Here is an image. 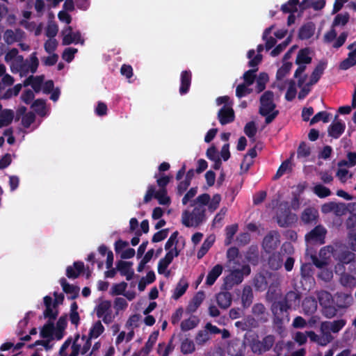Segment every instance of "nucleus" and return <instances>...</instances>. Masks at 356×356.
<instances>
[{"instance_id":"nucleus-1","label":"nucleus","mask_w":356,"mask_h":356,"mask_svg":"<svg viewBox=\"0 0 356 356\" xmlns=\"http://www.w3.org/2000/svg\"><path fill=\"white\" fill-rule=\"evenodd\" d=\"M271 312L273 315V323L278 327H282L285 322L289 321V310L291 307L282 300L274 301L271 305Z\"/></svg>"},{"instance_id":"nucleus-2","label":"nucleus","mask_w":356,"mask_h":356,"mask_svg":"<svg viewBox=\"0 0 356 356\" xmlns=\"http://www.w3.org/2000/svg\"><path fill=\"white\" fill-rule=\"evenodd\" d=\"M298 220L295 213H291L287 202L280 204L276 214V221L280 227H288L294 224Z\"/></svg>"},{"instance_id":"nucleus-3","label":"nucleus","mask_w":356,"mask_h":356,"mask_svg":"<svg viewBox=\"0 0 356 356\" xmlns=\"http://www.w3.org/2000/svg\"><path fill=\"white\" fill-rule=\"evenodd\" d=\"M251 273V268L249 265L242 266L241 268L233 270L229 275L225 278L223 286L227 291L230 290L235 285L241 284L244 276H248Z\"/></svg>"},{"instance_id":"nucleus-4","label":"nucleus","mask_w":356,"mask_h":356,"mask_svg":"<svg viewBox=\"0 0 356 356\" xmlns=\"http://www.w3.org/2000/svg\"><path fill=\"white\" fill-rule=\"evenodd\" d=\"M346 324L345 319H338L333 321H323L321 323L320 331L325 334V339L327 342L331 343L334 337L331 332L338 333Z\"/></svg>"},{"instance_id":"nucleus-5","label":"nucleus","mask_w":356,"mask_h":356,"mask_svg":"<svg viewBox=\"0 0 356 356\" xmlns=\"http://www.w3.org/2000/svg\"><path fill=\"white\" fill-rule=\"evenodd\" d=\"M313 264L310 263L302 264L300 268V284L303 290L309 291L314 283Z\"/></svg>"},{"instance_id":"nucleus-6","label":"nucleus","mask_w":356,"mask_h":356,"mask_svg":"<svg viewBox=\"0 0 356 356\" xmlns=\"http://www.w3.org/2000/svg\"><path fill=\"white\" fill-rule=\"evenodd\" d=\"M274 93L271 90L265 91L260 97V107L259 113L261 115H266L275 110L276 104L274 103Z\"/></svg>"},{"instance_id":"nucleus-7","label":"nucleus","mask_w":356,"mask_h":356,"mask_svg":"<svg viewBox=\"0 0 356 356\" xmlns=\"http://www.w3.org/2000/svg\"><path fill=\"white\" fill-rule=\"evenodd\" d=\"M326 234V229L319 225L305 235V241L307 243L322 245L325 243Z\"/></svg>"},{"instance_id":"nucleus-8","label":"nucleus","mask_w":356,"mask_h":356,"mask_svg":"<svg viewBox=\"0 0 356 356\" xmlns=\"http://www.w3.org/2000/svg\"><path fill=\"white\" fill-rule=\"evenodd\" d=\"M346 270L340 266L334 268L335 273L339 275V283L345 288L353 289L356 287V277Z\"/></svg>"},{"instance_id":"nucleus-9","label":"nucleus","mask_w":356,"mask_h":356,"mask_svg":"<svg viewBox=\"0 0 356 356\" xmlns=\"http://www.w3.org/2000/svg\"><path fill=\"white\" fill-rule=\"evenodd\" d=\"M275 337L273 335H267L261 341H254L251 345V349L253 353L261 355L269 350L273 346Z\"/></svg>"},{"instance_id":"nucleus-10","label":"nucleus","mask_w":356,"mask_h":356,"mask_svg":"<svg viewBox=\"0 0 356 356\" xmlns=\"http://www.w3.org/2000/svg\"><path fill=\"white\" fill-rule=\"evenodd\" d=\"M280 234L276 230L270 231L264 238L262 247L266 252L270 253L280 244Z\"/></svg>"},{"instance_id":"nucleus-11","label":"nucleus","mask_w":356,"mask_h":356,"mask_svg":"<svg viewBox=\"0 0 356 356\" xmlns=\"http://www.w3.org/2000/svg\"><path fill=\"white\" fill-rule=\"evenodd\" d=\"M353 302V298L351 293H343L337 291L333 296L332 303L338 309H347Z\"/></svg>"},{"instance_id":"nucleus-12","label":"nucleus","mask_w":356,"mask_h":356,"mask_svg":"<svg viewBox=\"0 0 356 356\" xmlns=\"http://www.w3.org/2000/svg\"><path fill=\"white\" fill-rule=\"evenodd\" d=\"M62 34L63 35L62 40L63 45H69L72 43H83V40L81 39V32L79 31L73 32L72 27L70 26H67L63 30Z\"/></svg>"},{"instance_id":"nucleus-13","label":"nucleus","mask_w":356,"mask_h":356,"mask_svg":"<svg viewBox=\"0 0 356 356\" xmlns=\"http://www.w3.org/2000/svg\"><path fill=\"white\" fill-rule=\"evenodd\" d=\"M218 119L222 125H225L234 122L235 119L234 109L231 106L224 105L218 111Z\"/></svg>"},{"instance_id":"nucleus-14","label":"nucleus","mask_w":356,"mask_h":356,"mask_svg":"<svg viewBox=\"0 0 356 356\" xmlns=\"http://www.w3.org/2000/svg\"><path fill=\"white\" fill-rule=\"evenodd\" d=\"M192 81V73L190 70H183L180 74V86L179 92L184 95L188 92Z\"/></svg>"},{"instance_id":"nucleus-15","label":"nucleus","mask_w":356,"mask_h":356,"mask_svg":"<svg viewBox=\"0 0 356 356\" xmlns=\"http://www.w3.org/2000/svg\"><path fill=\"white\" fill-rule=\"evenodd\" d=\"M132 262L119 261L116 264V269L120 272L122 276H125L127 281L131 280L134 275V271L131 268Z\"/></svg>"},{"instance_id":"nucleus-16","label":"nucleus","mask_w":356,"mask_h":356,"mask_svg":"<svg viewBox=\"0 0 356 356\" xmlns=\"http://www.w3.org/2000/svg\"><path fill=\"white\" fill-rule=\"evenodd\" d=\"M59 282L62 286L63 291L67 295H70L67 297L68 299L74 300L79 296L80 291L79 286L69 284L65 277L60 278Z\"/></svg>"},{"instance_id":"nucleus-17","label":"nucleus","mask_w":356,"mask_h":356,"mask_svg":"<svg viewBox=\"0 0 356 356\" xmlns=\"http://www.w3.org/2000/svg\"><path fill=\"white\" fill-rule=\"evenodd\" d=\"M355 254L348 251H342L338 255V262L334 266V268H337L338 266L340 267H343V268H346V265L350 266V264L355 261Z\"/></svg>"},{"instance_id":"nucleus-18","label":"nucleus","mask_w":356,"mask_h":356,"mask_svg":"<svg viewBox=\"0 0 356 356\" xmlns=\"http://www.w3.org/2000/svg\"><path fill=\"white\" fill-rule=\"evenodd\" d=\"M345 129V123L341 121L334 122L328 127V136L333 138H339L344 132Z\"/></svg>"},{"instance_id":"nucleus-19","label":"nucleus","mask_w":356,"mask_h":356,"mask_svg":"<svg viewBox=\"0 0 356 356\" xmlns=\"http://www.w3.org/2000/svg\"><path fill=\"white\" fill-rule=\"evenodd\" d=\"M84 270V264L83 261H74L73 266H69L66 268V276L69 279H76L79 277Z\"/></svg>"},{"instance_id":"nucleus-20","label":"nucleus","mask_w":356,"mask_h":356,"mask_svg":"<svg viewBox=\"0 0 356 356\" xmlns=\"http://www.w3.org/2000/svg\"><path fill=\"white\" fill-rule=\"evenodd\" d=\"M253 315L259 321L266 323L268 319V313L262 303H257L252 308Z\"/></svg>"},{"instance_id":"nucleus-21","label":"nucleus","mask_w":356,"mask_h":356,"mask_svg":"<svg viewBox=\"0 0 356 356\" xmlns=\"http://www.w3.org/2000/svg\"><path fill=\"white\" fill-rule=\"evenodd\" d=\"M192 221L195 224V227L199 226L206 218V209L201 206H195L192 212Z\"/></svg>"},{"instance_id":"nucleus-22","label":"nucleus","mask_w":356,"mask_h":356,"mask_svg":"<svg viewBox=\"0 0 356 356\" xmlns=\"http://www.w3.org/2000/svg\"><path fill=\"white\" fill-rule=\"evenodd\" d=\"M302 310L305 314H313L317 309V301L314 297H306L302 303Z\"/></svg>"},{"instance_id":"nucleus-23","label":"nucleus","mask_w":356,"mask_h":356,"mask_svg":"<svg viewBox=\"0 0 356 356\" xmlns=\"http://www.w3.org/2000/svg\"><path fill=\"white\" fill-rule=\"evenodd\" d=\"M315 31V25L313 22L303 24L299 29L298 37L300 40H307L313 36Z\"/></svg>"},{"instance_id":"nucleus-24","label":"nucleus","mask_w":356,"mask_h":356,"mask_svg":"<svg viewBox=\"0 0 356 356\" xmlns=\"http://www.w3.org/2000/svg\"><path fill=\"white\" fill-rule=\"evenodd\" d=\"M232 294L229 291H221L216 295V301L222 309L228 308L232 304Z\"/></svg>"},{"instance_id":"nucleus-25","label":"nucleus","mask_w":356,"mask_h":356,"mask_svg":"<svg viewBox=\"0 0 356 356\" xmlns=\"http://www.w3.org/2000/svg\"><path fill=\"white\" fill-rule=\"evenodd\" d=\"M318 216V211L314 208H306L301 214V220L305 224L314 222Z\"/></svg>"},{"instance_id":"nucleus-26","label":"nucleus","mask_w":356,"mask_h":356,"mask_svg":"<svg viewBox=\"0 0 356 356\" xmlns=\"http://www.w3.org/2000/svg\"><path fill=\"white\" fill-rule=\"evenodd\" d=\"M222 266L221 264L216 265L209 273L206 279V284L208 286H212L218 277L222 273Z\"/></svg>"},{"instance_id":"nucleus-27","label":"nucleus","mask_w":356,"mask_h":356,"mask_svg":"<svg viewBox=\"0 0 356 356\" xmlns=\"http://www.w3.org/2000/svg\"><path fill=\"white\" fill-rule=\"evenodd\" d=\"M283 259L280 252H273L268 257V264L270 269L278 270L282 266Z\"/></svg>"},{"instance_id":"nucleus-28","label":"nucleus","mask_w":356,"mask_h":356,"mask_svg":"<svg viewBox=\"0 0 356 356\" xmlns=\"http://www.w3.org/2000/svg\"><path fill=\"white\" fill-rule=\"evenodd\" d=\"M204 297L205 295L203 291H198L190 301L187 307V310L191 313L195 312L202 303Z\"/></svg>"},{"instance_id":"nucleus-29","label":"nucleus","mask_w":356,"mask_h":356,"mask_svg":"<svg viewBox=\"0 0 356 356\" xmlns=\"http://www.w3.org/2000/svg\"><path fill=\"white\" fill-rule=\"evenodd\" d=\"M55 331V326L53 321H49L40 330V335L42 338L50 341L54 339L53 335Z\"/></svg>"},{"instance_id":"nucleus-30","label":"nucleus","mask_w":356,"mask_h":356,"mask_svg":"<svg viewBox=\"0 0 356 356\" xmlns=\"http://www.w3.org/2000/svg\"><path fill=\"white\" fill-rule=\"evenodd\" d=\"M310 51L309 48L301 49L296 59V64L297 65H306L311 63L312 58L309 56Z\"/></svg>"},{"instance_id":"nucleus-31","label":"nucleus","mask_w":356,"mask_h":356,"mask_svg":"<svg viewBox=\"0 0 356 356\" xmlns=\"http://www.w3.org/2000/svg\"><path fill=\"white\" fill-rule=\"evenodd\" d=\"M301 295L299 292L290 291L286 293L285 297L282 300L286 302L291 308L292 306H296L300 303Z\"/></svg>"},{"instance_id":"nucleus-32","label":"nucleus","mask_w":356,"mask_h":356,"mask_svg":"<svg viewBox=\"0 0 356 356\" xmlns=\"http://www.w3.org/2000/svg\"><path fill=\"white\" fill-rule=\"evenodd\" d=\"M159 332V330L154 331L149 337L147 341L145 343L144 347L142 348L140 353H143L145 355H149L152 351L153 346L157 341Z\"/></svg>"},{"instance_id":"nucleus-33","label":"nucleus","mask_w":356,"mask_h":356,"mask_svg":"<svg viewBox=\"0 0 356 356\" xmlns=\"http://www.w3.org/2000/svg\"><path fill=\"white\" fill-rule=\"evenodd\" d=\"M300 4L301 3L299 0H289L286 3L282 6L281 10L284 13H294L298 11V6L302 8V6H300Z\"/></svg>"},{"instance_id":"nucleus-34","label":"nucleus","mask_w":356,"mask_h":356,"mask_svg":"<svg viewBox=\"0 0 356 356\" xmlns=\"http://www.w3.org/2000/svg\"><path fill=\"white\" fill-rule=\"evenodd\" d=\"M14 118V113L12 110L6 109L0 113V128L10 125Z\"/></svg>"},{"instance_id":"nucleus-35","label":"nucleus","mask_w":356,"mask_h":356,"mask_svg":"<svg viewBox=\"0 0 356 356\" xmlns=\"http://www.w3.org/2000/svg\"><path fill=\"white\" fill-rule=\"evenodd\" d=\"M188 287V282L185 280L181 279L179 280V282L177 283V284L174 290V292L172 294V298L175 300L179 299L180 297H181L186 293Z\"/></svg>"},{"instance_id":"nucleus-36","label":"nucleus","mask_w":356,"mask_h":356,"mask_svg":"<svg viewBox=\"0 0 356 356\" xmlns=\"http://www.w3.org/2000/svg\"><path fill=\"white\" fill-rule=\"evenodd\" d=\"M111 302L110 300H102L95 307L96 315L98 318H102L104 314L111 312Z\"/></svg>"},{"instance_id":"nucleus-37","label":"nucleus","mask_w":356,"mask_h":356,"mask_svg":"<svg viewBox=\"0 0 356 356\" xmlns=\"http://www.w3.org/2000/svg\"><path fill=\"white\" fill-rule=\"evenodd\" d=\"M245 259L253 265H256L259 261V250L256 245L249 247L245 254Z\"/></svg>"},{"instance_id":"nucleus-38","label":"nucleus","mask_w":356,"mask_h":356,"mask_svg":"<svg viewBox=\"0 0 356 356\" xmlns=\"http://www.w3.org/2000/svg\"><path fill=\"white\" fill-rule=\"evenodd\" d=\"M300 6H302V9H305L309 7L313 8L315 10H320L323 9L325 6V0H303L301 2Z\"/></svg>"},{"instance_id":"nucleus-39","label":"nucleus","mask_w":356,"mask_h":356,"mask_svg":"<svg viewBox=\"0 0 356 356\" xmlns=\"http://www.w3.org/2000/svg\"><path fill=\"white\" fill-rule=\"evenodd\" d=\"M180 349L184 355H188L195 352V346L193 340L186 338L181 341Z\"/></svg>"},{"instance_id":"nucleus-40","label":"nucleus","mask_w":356,"mask_h":356,"mask_svg":"<svg viewBox=\"0 0 356 356\" xmlns=\"http://www.w3.org/2000/svg\"><path fill=\"white\" fill-rule=\"evenodd\" d=\"M326 65H327V62L323 61V60L319 61V63L317 64V65L315 67L314 70H313L310 77L312 78L314 81H316L318 82L319 81V79H321L322 74H323L324 70L326 67Z\"/></svg>"},{"instance_id":"nucleus-41","label":"nucleus","mask_w":356,"mask_h":356,"mask_svg":"<svg viewBox=\"0 0 356 356\" xmlns=\"http://www.w3.org/2000/svg\"><path fill=\"white\" fill-rule=\"evenodd\" d=\"M317 298L319 304L323 307L332 302L333 296L326 291L321 290L317 293Z\"/></svg>"},{"instance_id":"nucleus-42","label":"nucleus","mask_w":356,"mask_h":356,"mask_svg":"<svg viewBox=\"0 0 356 356\" xmlns=\"http://www.w3.org/2000/svg\"><path fill=\"white\" fill-rule=\"evenodd\" d=\"M307 337L309 338V339L317 343L318 345L321 346H325L330 343L327 342L325 339V334H321V335L316 334L314 331H307L306 332Z\"/></svg>"},{"instance_id":"nucleus-43","label":"nucleus","mask_w":356,"mask_h":356,"mask_svg":"<svg viewBox=\"0 0 356 356\" xmlns=\"http://www.w3.org/2000/svg\"><path fill=\"white\" fill-rule=\"evenodd\" d=\"M167 189H159L158 191H156L154 195V198H156L159 203L161 205H168L170 203V198L167 195Z\"/></svg>"},{"instance_id":"nucleus-44","label":"nucleus","mask_w":356,"mask_h":356,"mask_svg":"<svg viewBox=\"0 0 356 356\" xmlns=\"http://www.w3.org/2000/svg\"><path fill=\"white\" fill-rule=\"evenodd\" d=\"M104 331V327L100 321H97L95 322L89 332V337L92 338H97L99 337Z\"/></svg>"},{"instance_id":"nucleus-45","label":"nucleus","mask_w":356,"mask_h":356,"mask_svg":"<svg viewBox=\"0 0 356 356\" xmlns=\"http://www.w3.org/2000/svg\"><path fill=\"white\" fill-rule=\"evenodd\" d=\"M292 65L293 64L291 62L284 63L277 71L276 79L277 80L283 79L290 72Z\"/></svg>"},{"instance_id":"nucleus-46","label":"nucleus","mask_w":356,"mask_h":356,"mask_svg":"<svg viewBox=\"0 0 356 356\" xmlns=\"http://www.w3.org/2000/svg\"><path fill=\"white\" fill-rule=\"evenodd\" d=\"M198 323L199 320L195 316H193V318H189L188 319L183 321L181 323V329L184 332L188 331L195 327L197 325Z\"/></svg>"},{"instance_id":"nucleus-47","label":"nucleus","mask_w":356,"mask_h":356,"mask_svg":"<svg viewBox=\"0 0 356 356\" xmlns=\"http://www.w3.org/2000/svg\"><path fill=\"white\" fill-rule=\"evenodd\" d=\"M313 192L320 198H325L331 195L330 190L321 184L314 186Z\"/></svg>"},{"instance_id":"nucleus-48","label":"nucleus","mask_w":356,"mask_h":356,"mask_svg":"<svg viewBox=\"0 0 356 356\" xmlns=\"http://www.w3.org/2000/svg\"><path fill=\"white\" fill-rule=\"evenodd\" d=\"M214 242V238L208 237L202 243L200 249L198 250L197 256L198 259L202 258L208 252L209 248L212 246Z\"/></svg>"},{"instance_id":"nucleus-49","label":"nucleus","mask_w":356,"mask_h":356,"mask_svg":"<svg viewBox=\"0 0 356 356\" xmlns=\"http://www.w3.org/2000/svg\"><path fill=\"white\" fill-rule=\"evenodd\" d=\"M289 87L285 94V99L291 102L296 97L297 90L296 88V82L293 79H290L288 81Z\"/></svg>"},{"instance_id":"nucleus-50","label":"nucleus","mask_w":356,"mask_h":356,"mask_svg":"<svg viewBox=\"0 0 356 356\" xmlns=\"http://www.w3.org/2000/svg\"><path fill=\"white\" fill-rule=\"evenodd\" d=\"M268 81V76L265 72L259 74V78L257 80L256 90L257 92L259 93L265 90L266 83Z\"/></svg>"},{"instance_id":"nucleus-51","label":"nucleus","mask_w":356,"mask_h":356,"mask_svg":"<svg viewBox=\"0 0 356 356\" xmlns=\"http://www.w3.org/2000/svg\"><path fill=\"white\" fill-rule=\"evenodd\" d=\"M311 154V149L307 144L302 141L300 143L297 149L298 158H306Z\"/></svg>"},{"instance_id":"nucleus-52","label":"nucleus","mask_w":356,"mask_h":356,"mask_svg":"<svg viewBox=\"0 0 356 356\" xmlns=\"http://www.w3.org/2000/svg\"><path fill=\"white\" fill-rule=\"evenodd\" d=\"M338 309L335 305L333 306L329 304L322 307V314L325 317L331 318L337 315Z\"/></svg>"},{"instance_id":"nucleus-53","label":"nucleus","mask_w":356,"mask_h":356,"mask_svg":"<svg viewBox=\"0 0 356 356\" xmlns=\"http://www.w3.org/2000/svg\"><path fill=\"white\" fill-rule=\"evenodd\" d=\"M330 114L326 111H320L317 113L310 120V124L312 125L322 120L324 123L330 121Z\"/></svg>"},{"instance_id":"nucleus-54","label":"nucleus","mask_w":356,"mask_h":356,"mask_svg":"<svg viewBox=\"0 0 356 356\" xmlns=\"http://www.w3.org/2000/svg\"><path fill=\"white\" fill-rule=\"evenodd\" d=\"M249 86H250L245 83H241L237 86L236 89V96L238 98H241L252 93V89L250 88Z\"/></svg>"},{"instance_id":"nucleus-55","label":"nucleus","mask_w":356,"mask_h":356,"mask_svg":"<svg viewBox=\"0 0 356 356\" xmlns=\"http://www.w3.org/2000/svg\"><path fill=\"white\" fill-rule=\"evenodd\" d=\"M195 342L199 346H203L210 339L209 332L206 330H200L195 336Z\"/></svg>"},{"instance_id":"nucleus-56","label":"nucleus","mask_w":356,"mask_h":356,"mask_svg":"<svg viewBox=\"0 0 356 356\" xmlns=\"http://www.w3.org/2000/svg\"><path fill=\"white\" fill-rule=\"evenodd\" d=\"M258 71V68H254L246 71L243 76L245 84L251 86L256 79L255 72Z\"/></svg>"},{"instance_id":"nucleus-57","label":"nucleus","mask_w":356,"mask_h":356,"mask_svg":"<svg viewBox=\"0 0 356 356\" xmlns=\"http://www.w3.org/2000/svg\"><path fill=\"white\" fill-rule=\"evenodd\" d=\"M211 197L208 193H203L191 202V207H195L197 204H199V206L204 207L209 203Z\"/></svg>"},{"instance_id":"nucleus-58","label":"nucleus","mask_w":356,"mask_h":356,"mask_svg":"<svg viewBox=\"0 0 356 356\" xmlns=\"http://www.w3.org/2000/svg\"><path fill=\"white\" fill-rule=\"evenodd\" d=\"M349 17L350 16L348 13L337 15L334 19L332 27L339 25L345 26L348 22Z\"/></svg>"},{"instance_id":"nucleus-59","label":"nucleus","mask_w":356,"mask_h":356,"mask_svg":"<svg viewBox=\"0 0 356 356\" xmlns=\"http://www.w3.org/2000/svg\"><path fill=\"white\" fill-rule=\"evenodd\" d=\"M347 158L348 161L346 160H341L339 161L338 166L342 167L344 165H348L350 167L355 166L356 165V153L355 152H348L347 154Z\"/></svg>"},{"instance_id":"nucleus-60","label":"nucleus","mask_w":356,"mask_h":356,"mask_svg":"<svg viewBox=\"0 0 356 356\" xmlns=\"http://www.w3.org/2000/svg\"><path fill=\"white\" fill-rule=\"evenodd\" d=\"M257 129L254 121H250L245 125L244 133L248 138H254L257 134Z\"/></svg>"},{"instance_id":"nucleus-61","label":"nucleus","mask_w":356,"mask_h":356,"mask_svg":"<svg viewBox=\"0 0 356 356\" xmlns=\"http://www.w3.org/2000/svg\"><path fill=\"white\" fill-rule=\"evenodd\" d=\"M238 231V225L233 224L232 225L227 226L225 228L226 232V244H229L231 241L233 239L234 236Z\"/></svg>"},{"instance_id":"nucleus-62","label":"nucleus","mask_w":356,"mask_h":356,"mask_svg":"<svg viewBox=\"0 0 356 356\" xmlns=\"http://www.w3.org/2000/svg\"><path fill=\"white\" fill-rule=\"evenodd\" d=\"M58 31V27L55 22H50L48 23L45 31V34L48 38H54L57 35Z\"/></svg>"},{"instance_id":"nucleus-63","label":"nucleus","mask_w":356,"mask_h":356,"mask_svg":"<svg viewBox=\"0 0 356 356\" xmlns=\"http://www.w3.org/2000/svg\"><path fill=\"white\" fill-rule=\"evenodd\" d=\"M58 315V310L54 307H45L43 312V316L45 318H49V321H53L56 319Z\"/></svg>"},{"instance_id":"nucleus-64","label":"nucleus","mask_w":356,"mask_h":356,"mask_svg":"<svg viewBox=\"0 0 356 356\" xmlns=\"http://www.w3.org/2000/svg\"><path fill=\"white\" fill-rule=\"evenodd\" d=\"M127 287V284L125 282H122L119 284H113L111 289V294L113 296L124 295V291Z\"/></svg>"}]
</instances>
